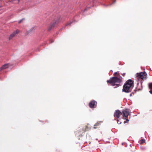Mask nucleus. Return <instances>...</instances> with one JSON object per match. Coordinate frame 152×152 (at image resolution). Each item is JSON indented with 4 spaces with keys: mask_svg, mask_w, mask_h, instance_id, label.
<instances>
[{
    "mask_svg": "<svg viewBox=\"0 0 152 152\" xmlns=\"http://www.w3.org/2000/svg\"><path fill=\"white\" fill-rule=\"evenodd\" d=\"M150 93L152 94V90H150L149 91Z\"/></svg>",
    "mask_w": 152,
    "mask_h": 152,
    "instance_id": "nucleus-17",
    "label": "nucleus"
},
{
    "mask_svg": "<svg viewBox=\"0 0 152 152\" xmlns=\"http://www.w3.org/2000/svg\"><path fill=\"white\" fill-rule=\"evenodd\" d=\"M134 94V93H132L131 94H130V96H132V94Z\"/></svg>",
    "mask_w": 152,
    "mask_h": 152,
    "instance_id": "nucleus-16",
    "label": "nucleus"
},
{
    "mask_svg": "<svg viewBox=\"0 0 152 152\" xmlns=\"http://www.w3.org/2000/svg\"><path fill=\"white\" fill-rule=\"evenodd\" d=\"M149 88L150 89H152V83L149 84Z\"/></svg>",
    "mask_w": 152,
    "mask_h": 152,
    "instance_id": "nucleus-12",
    "label": "nucleus"
},
{
    "mask_svg": "<svg viewBox=\"0 0 152 152\" xmlns=\"http://www.w3.org/2000/svg\"><path fill=\"white\" fill-rule=\"evenodd\" d=\"M97 102L94 100L91 101L89 103V106L91 108H95L96 107Z\"/></svg>",
    "mask_w": 152,
    "mask_h": 152,
    "instance_id": "nucleus-6",
    "label": "nucleus"
},
{
    "mask_svg": "<svg viewBox=\"0 0 152 152\" xmlns=\"http://www.w3.org/2000/svg\"><path fill=\"white\" fill-rule=\"evenodd\" d=\"M57 151V152H59V151Z\"/></svg>",
    "mask_w": 152,
    "mask_h": 152,
    "instance_id": "nucleus-20",
    "label": "nucleus"
},
{
    "mask_svg": "<svg viewBox=\"0 0 152 152\" xmlns=\"http://www.w3.org/2000/svg\"><path fill=\"white\" fill-rule=\"evenodd\" d=\"M24 20V18H23L22 19L20 20H19L18 22V23H21L22 22V21H23V20Z\"/></svg>",
    "mask_w": 152,
    "mask_h": 152,
    "instance_id": "nucleus-14",
    "label": "nucleus"
},
{
    "mask_svg": "<svg viewBox=\"0 0 152 152\" xmlns=\"http://www.w3.org/2000/svg\"><path fill=\"white\" fill-rule=\"evenodd\" d=\"M12 65L10 64H6L4 65H3L0 68V71L3 69H7L9 67V66H11Z\"/></svg>",
    "mask_w": 152,
    "mask_h": 152,
    "instance_id": "nucleus-9",
    "label": "nucleus"
},
{
    "mask_svg": "<svg viewBox=\"0 0 152 152\" xmlns=\"http://www.w3.org/2000/svg\"><path fill=\"white\" fill-rule=\"evenodd\" d=\"M53 41L52 40H50V43H53Z\"/></svg>",
    "mask_w": 152,
    "mask_h": 152,
    "instance_id": "nucleus-19",
    "label": "nucleus"
},
{
    "mask_svg": "<svg viewBox=\"0 0 152 152\" xmlns=\"http://www.w3.org/2000/svg\"><path fill=\"white\" fill-rule=\"evenodd\" d=\"M71 23H67L66 26H67L68 25H69V24L70 25Z\"/></svg>",
    "mask_w": 152,
    "mask_h": 152,
    "instance_id": "nucleus-18",
    "label": "nucleus"
},
{
    "mask_svg": "<svg viewBox=\"0 0 152 152\" xmlns=\"http://www.w3.org/2000/svg\"><path fill=\"white\" fill-rule=\"evenodd\" d=\"M117 122L118 124H120L121 123V121L117 119Z\"/></svg>",
    "mask_w": 152,
    "mask_h": 152,
    "instance_id": "nucleus-13",
    "label": "nucleus"
},
{
    "mask_svg": "<svg viewBox=\"0 0 152 152\" xmlns=\"http://www.w3.org/2000/svg\"><path fill=\"white\" fill-rule=\"evenodd\" d=\"M123 118H122L126 120L124 122V123L125 124L128 122L129 120L128 119V115H129V112L126 109L123 110L122 111Z\"/></svg>",
    "mask_w": 152,
    "mask_h": 152,
    "instance_id": "nucleus-3",
    "label": "nucleus"
},
{
    "mask_svg": "<svg viewBox=\"0 0 152 152\" xmlns=\"http://www.w3.org/2000/svg\"><path fill=\"white\" fill-rule=\"evenodd\" d=\"M60 19V17L59 16L58 18V19L57 20L52 22L48 27V30L50 31L55 26L56 24L58 22Z\"/></svg>",
    "mask_w": 152,
    "mask_h": 152,
    "instance_id": "nucleus-5",
    "label": "nucleus"
},
{
    "mask_svg": "<svg viewBox=\"0 0 152 152\" xmlns=\"http://www.w3.org/2000/svg\"><path fill=\"white\" fill-rule=\"evenodd\" d=\"M134 86L133 81L131 79L127 80L123 86V91L126 93L131 92Z\"/></svg>",
    "mask_w": 152,
    "mask_h": 152,
    "instance_id": "nucleus-2",
    "label": "nucleus"
},
{
    "mask_svg": "<svg viewBox=\"0 0 152 152\" xmlns=\"http://www.w3.org/2000/svg\"><path fill=\"white\" fill-rule=\"evenodd\" d=\"M19 32V31L17 29L13 33L11 34L10 36L9 37V40H10L11 39L13 38L15 35L18 34Z\"/></svg>",
    "mask_w": 152,
    "mask_h": 152,
    "instance_id": "nucleus-8",
    "label": "nucleus"
},
{
    "mask_svg": "<svg viewBox=\"0 0 152 152\" xmlns=\"http://www.w3.org/2000/svg\"><path fill=\"white\" fill-rule=\"evenodd\" d=\"M125 74H126L125 73L121 74V75H122L123 76H124L125 75Z\"/></svg>",
    "mask_w": 152,
    "mask_h": 152,
    "instance_id": "nucleus-15",
    "label": "nucleus"
},
{
    "mask_svg": "<svg viewBox=\"0 0 152 152\" xmlns=\"http://www.w3.org/2000/svg\"><path fill=\"white\" fill-rule=\"evenodd\" d=\"M114 77H111L109 80L107 81L108 84L112 86H115V88L119 86L120 83L122 81V77L120 76L119 73L118 72H115L113 74Z\"/></svg>",
    "mask_w": 152,
    "mask_h": 152,
    "instance_id": "nucleus-1",
    "label": "nucleus"
},
{
    "mask_svg": "<svg viewBox=\"0 0 152 152\" xmlns=\"http://www.w3.org/2000/svg\"><path fill=\"white\" fill-rule=\"evenodd\" d=\"M137 77L139 80L141 79L144 80L146 79L147 74L145 72L137 73Z\"/></svg>",
    "mask_w": 152,
    "mask_h": 152,
    "instance_id": "nucleus-4",
    "label": "nucleus"
},
{
    "mask_svg": "<svg viewBox=\"0 0 152 152\" xmlns=\"http://www.w3.org/2000/svg\"><path fill=\"white\" fill-rule=\"evenodd\" d=\"M122 115V113L121 111L118 110H116L115 112L114 116L115 118H118L121 115Z\"/></svg>",
    "mask_w": 152,
    "mask_h": 152,
    "instance_id": "nucleus-7",
    "label": "nucleus"
},
{
    "mask_svg": "<svg viewBox=\"0 0 152 152\" xmlns=\"http://www.w3.org/2000/svg\"><path fill=\"white\" fill-rule=\"evenodd\" d=\"M100 125V122L96 123L95 125L94 126V129H96L97 128L96 126H98Z\"/></svg>",
    "mask_w": 152,
    "mask_h": 152,
    "instance_id": "nucleus-10",
    "label": "nucleus"
},
{
    "mask_svg": "<svg viewBox=\"0 0 152 152\" xmlns=\"http://www.w3.org/2000/svg\"><path fill=\"white\" fill-rule=\"evenodd\" d=\"M1 7V6H0V7Z\"/></svg>",
    "mask_w": 152,
    "mask_h": 152,
    "instance_id": "nucleus-21",
    "label": "nucleus"
},
{
    "mask_svg": "<svg viewBox=\"0 0 152 152\" xmlns=\"http://www.w3.org/2000/svg\"><path fill=\"white\" fill-rule=\"evenodd\" d=\"M145 140L143 139H142L140 140V144H143V143H145Z\"/></svg>",
    "mask_w": 152,
    "mask_h": 152,
    "instance_id": "nucleus-11",
    "label": "nucleus"
}]
</instances>
